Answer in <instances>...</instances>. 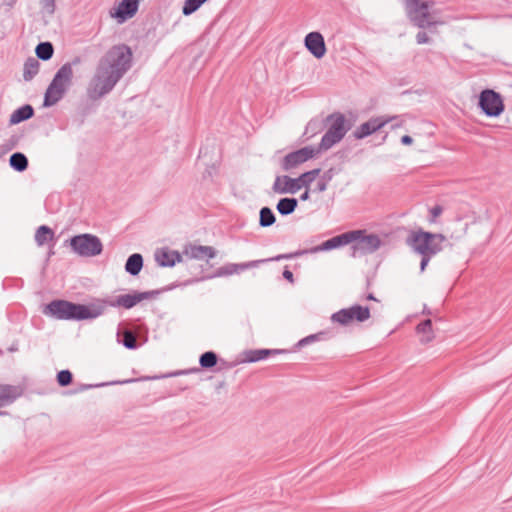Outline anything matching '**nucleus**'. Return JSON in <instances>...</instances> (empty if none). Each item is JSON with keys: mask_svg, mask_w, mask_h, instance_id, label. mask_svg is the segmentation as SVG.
<instances>
[{"mask_svg": "<svg viewBox=\"0 0 512 512\" xmlns=\"http://www.w3.org/2000/svg\"><path fill=\"white\" fill-rule=\"evenodd\" d=\"M132 62L133 52L128 45L117 44L109 48L98 61L87 88L88 97L95 101L110 93L130 70Z\"/></svg>", "mask_w": 512, "mask_h": 512, "instance_id": "obj_1", "label": "nucleus"}, {"mask_svg": "<svg viewBox=\"0 0 512 512\" xmlns=\"http://www.w3.org/2000/svg\"><path fill=\"white\" fill-rule=\"evenodd\" d=\"M104 311L105 305L101 301L81 304L63 299L52 300L42 310L44 315L54 319L73 321L92 320L101 316Z\"/></svg>", "mask_w": 512, "mask_h": 512, "instance_id": "obj_2", "label": "nucleus"}, {"mask_svg": "<svg viewBox=\"0 0 512 512\" xmlns=\"http://www.w3.org/2000/svg\"><path fill=\"white\" fill-rule=\"evenodd\" d=\"M446 241L445 235L424 231L419 228L409 233L406 238V244L412 251L421 256L420 271L424 272L432 257L443 250V243Z\"/></svg>", "mask_w": 512, "mask_h": 512, "instance_id": "obj_3", "label": "nucleus"}, {"mask_svg": "<svg viewBox=\"0 0 512 512\" xmlns=\"http://www.w3.org/2000/svg\"><path fill=\"white\" fill-rule=\"evenodd\" d=\"M81 63L80 57L63 64L55 73L44 94L43 106L51 107L57 104L66 94L73 80V65Z\"/></svg>", "mask_w": 512, "mask_h": 512, "instance_id": "obj_4", "label": "nucleus"}, {"mask_svg": "<svg viewBox=\"0 0 512 512\" xmlns=\"http://www.w3.org/2000/svg\"><path fill=\"white\" fill-rule=\"evenodd\" d=\"M324 121L326 124H329V126L318 144V148L321 152L327 151L335 144L339 143L353 126V123L341 112L329 114Z\"/></svg>", "mask_w": 512, "mask_h": 512, "instance_id": "obj_5", "label": "nucleus"}, {"mask_svg": "<svg viewBox=\"0 0 512 512\" xmlns=\"http://www.w3.org/2000/svg\"><path fill=\"white\" fill-rule=\"evenodd\" d=\"M320 172V168H315L302 173L297 178H291L288 175L276 176L272 190L276 194H295L302 187L309 188Z\"/></svg>", "mask_w": 512, "mask_h": 512, "instance_id": "obj_6", "label": "nucleus"}, {"mask_svg": "<svg viewBox=\"0 0 512 512\" xmlns=\"http://www.w3.org/2000/svg\"><path fill=\"white\" fill-rule=\"evenodd\" d=\"M434 1L405 0L407 16L413 25L418 28H430L437 24L429 12Z\"/></svg>", "mask_w": 512, "mask_h": 512, "instance_id": "obj_7", "label": "nucleus"}, {"mask_svg": "<svg viewBox=\"0 0 512 512\" xmlns=\"http://www.w3.org/2000/svg\"><path fill=\"white\" fill-rule=\"evenodd\" d=\"M69 245L73 252L81 257L98 256L103 251V244L96 235L84 233L71 237Z\"/></svg>", "mask_w": 512, "mask_h": 512, "instance_id": "obj_8", "label": "nucleus"}, {"mask_svg": "<svg viewBox=\"0 0 512 512\" xmlns=\"http://www.w3.org/2000/svg\"><path fill=\"white\" fill-rule=\"evenodd\" d=\"M371 317L370 308L368 306H362L359 304L352 305L348 308L340 309L331 316V320L334 323H338L342 326H347L353 321L362 323L367 321Z\"/></svg>", "mask_w": 512, "mask_h": 512, "instance_id": "obj_9", "label": "nucleus"}, {"mask_svg": "<svg viewBox=\"0 0 512 512\" xmlns=\"http://www.w3.org/2000/svg\"><path fill=\"white\" fill-rule=\"evenodd\" d=\"M478 107L487 117H498L505 109L502 96L492 89H484L480 92Z\"/></svg>", "mask_w": 512, "mask_h": 512, "instance_id": "obj_10", "label": "nucleus"}, {"mask_svg": "<svg viewBox=\"0 0 512 512\" xmlns=\"http://www.w3.org/2000/svg\"><path fill=\"white\" fill-rule=\"evenodd\" d=\"M321 153L318 146H305L298 150L292 151L285 155L281 160V168L284 171H291L301 164L314 158L317 154Z\"/></svg>", "mask_w": 512, "mask_h": 512, "instance_id": "obj_11", "label": "nucleus"}, {"mask_svg": "<svg viewBox=\"0 0 512 512\" xmlns=\"http://www.w3.org/2000/svg\"><path fill=\"white\" fill-rule=\"evenodd\" d=\"M360 235L351 242L352 255L362 256L375 252L381 245V239L376 234H366L365 230H358Z\"/></svg>", "mask_w": 512, "mask_h": 512, "instance_id": "obj_12", "label": "nucleus"}, {"mask_svg": "<svg viewBox=\"0 0 512 512\" xmlns=\"http://www.w3.org/2000/svg\"><path fill=\"white\" fill-rule=\"evenodd\" d=\"M399 116H377L372 117L368 121L362 123L355 131H353L352 135L355 139H364L373 133L379 131L385 125L390 122L398 121Z\"/></svg>", "mask_w": 512, "mask_h": 512, "instance_id": "obj_13", "label": "nucleus"}, {"mask_svg": "<svg viewBox=\"0 0 512 512\" xmlns=\"http://www.w3.org/2000/svg\"><path fill=\"white\" fill-rule=\"evenodd\" d=\"M360 235L359 231H348L334 236L311 249V252L329 251L351 244Z\"/></svg>", "mask_w": 512, "mask_h": 512, "instance_id": "obj_14", "label": "nucleus"}, {"mask_svg": "<svg viewBox=\"0 0 512 512\" xmlns=\"http://www.w3.org/2000/svg\"><path fill=\"white\" fill-rule=\"evenodd\" d=\"M306 49L316 58L321 59L325 56L327 48L323 35L318 31L308 33L304 38Z\"/></svg>", "mask_w": 512, "mask_h": 512, "instance_id": "obj_15", "label": "nucleus"}, {"mask_svg": "<svg viewBox=\"0 0 512 512\" xmlns=\"http://www.w3.org/2000/svg\"><path fill=\"white\" fill-rule=\"evenodd\" d=\"M138 7V0H122L114 9V12H111V16L117 19L118 23H123L137 13Z\"/></svg>", "mask_w": 512, "mask_h": 512, "instance_id": "obj_16", "label": "nucleus"}, {"mask_svg": "<svg viewBox=\"0 0 512 512\" xmlns=\"http://www.w3.org/2000/svg\"><path fill=\"white\" fill-rule=\"evenodd\" d=\"M95 301H101L105 305V309L110 307H123L125 309H131L140 302L139 292L134 291L133 293L123 294L117 296L114 300L109 299H95Z\"/></svg>", "mask_w": 512, "mask_h": 512, "instance_id": "obj_17", "label": "nucleus"}, {"mask_svg": "<svg viewBox=\"0 0 512 512\" xmlns=\"http://www.w3.org/2000/svg\"><path fill=\"white\" fill-rule=\"evenodd\" d=\"M286 350L282 349H249L242 352V362L255 363L264 360L272 355L285 353Z\"/></svg>", "mask_w": 512, "mask_h": 512, "instance_id": "obj_18", "label": "nucleus"}, {"mask_svg": "<svg viewBox=\"0 0 512 512\" xmlns=\"http://www.w3.org/2000/svg\"><path fill=\"white\" fill-rule=\"evenodd\" d=\"M155 261L160 267H173L182 261V256L176 250L162 248L155 252Z\"/></svg>", "mask_w": 512, "mask_h": 512, "instance_id": "obj_19", "label": "nucleus"}, {"mask_svg": "<svg viewBox=\"0 0 512 512\" xmlns=\"http://www.w3.org/2000/svg\"><path fill=\"white\" fill-rule=\"evenodd\" d=\"M22 395V389L19 386L0 384V408L12 404Z\"/></svg>", "mask_w": 512, "mask_h": 512, "instance_id": "obj_20", "label": "nucleus"}, {"mask_svg": "<svg viewBox=\"0 0 512 512\" xmlns=\"http://www.w3.org/2000/svg\"><path fill=\"white\" fill-rule=\"evenodd\" d=\"M185 254L192 259L209 260L216 256L217 251L212 246L190 245L185 249Z\"/></svg>", "mask_w": 512, "mask_h": 512, "instance_id": "obj_21", "label": "nucleus"}, {"mask_svg": "<svg viewBox=\"0 0 512 512\" xmlns=\"http://www.w3.org/2000/svg\"><path fill=\"white\" fill-rule=\"evenodd\" d=\"M34 108L30 104H25L17 108L10 116L9 124L16 125L26 120L31 119L34 116Z\"/></svg>", "mask_w": 512, "mask_h": 512, "instance_id": "obj_22", "label": "nucleus"}, {"mask_svg": "<svg viewBox=\"0 0 512 512\" xmlns=\"http://www.w3.org/2000/svg\"><path fill=\"white\" fill-rule=\"evenodd\" d=\"M298 207V199L294 197H284L279 199L276 209L282 216H288L295 212Z\"/></svg>", "mask_w": 512, "mask_h": 512, "instance_id": "obj_23", "label": "nucleus"}, {"mask_svg": "<svg viewBox=\"0 0 512 512\" xmlns=\"http://www.w3.org/2000/svg\"><path fill=\"white\" fill-rule=\"evenodd\" d=\"M143 268V256L139 253L131 254L125 263V271L132 276H137Z\"/></svg>", "mask_w": 512, "mask_h": 512, "instance_id": "obj_24", "label": "nucleus"}, {"mask_svg": "<svg viewBox=\"0 0 512 512\" xmlns=\"http://www.w3.org/2000/svg\"><path fill=\"white\" fill-rule=\"evenodd\" d=\"M54 237L55 233L53 229L47 225H41L37 228L34 239L38 246H43L49 241H53Z\"/></svg>", "mask_w": 512, "mask_h": 512, "instance_id": "obj_25", "label": "nucleus"}, {"mask_svg": "<svg viewBox=\"0 0 512 512\" xmlns=\"http://www.w3.org/2000/svg\"><path fill=\"white\" fill-rule=\"evenodd\" d=\"M40 63L38 59L29 57L24 62L23 67V79L25 81H31L39 72Z\"/></svg>", "mask_w": 512, "mask_h": 512, "instance_id": "obj_26", "label": "nucleus"}, {"mask_svg": "<svg viewBox=\"0 0 512 512\" xmlns=\"http://www.w3.org/2000/svg\"><path fill=\"white\" fill-rule=\"evenodd\" d=\"M416 331L423 336L420 338L422 344H427L434 339L431 319H425L416 326Z\"/></svg>", "mask_w": 512, "mask_h": 512, "instance_id": "obj_27", "label": "nucleus"}, {"mask_svg": "<svg viewBox=\"0 0 512 512\" xmlns=\"http://www.w3.org/2000/svg\"><path fill=\"white\" fill-rule=\"evenodd\" d=\"M9 165L13 170L23 172L28 168L29 161L25 154L15 152L9 158Z\"/></svg>", "mask_w": 512, "mask_h": 512, "instance_id": "obj_28", "label": "nucleus"}, {"mask_svg": "<svg viewBox=\"0 0 512 512\" xmlns=\"http://www.w3.org/2000/svg\"><path fill=\"white\" fill-rule=\"evenodd\" d=\"M35 53L38 59L48 61L53 57L54 46L49 41L40 42L35 48Z\"/></svg>", "mask_w": 512, "mask_h": 512, "instance_id": "obj_29", "label": "nucleus"}, {"mask_svg": "<svg viewBox=\"0 0 512 512\" xmlns=\"http://www.w3.org/2000/svg\"><path fill=\"white\" fill-rule=\"evenodd\" d=\"M276 222V216L270 207L264 206L259 211V226L267 228Z\"/></svg>", "mask_w": 512, "mask_h": 512, "instance_id": "obj_30", "label": "nucleus"}, {"mask_svg": "<svg viewBox=\"0 0 512 512\" xmlns=\"http://www.w3.org/2000/svg\"><path fill=\"white\" fill-rule=\"evenodd\" d=\"M219 362V357L214 351H206L199 357V365L202 369H212Z\"/></svg>", "mask_w": 512, "mask_h": 512, "instance_id": "obj_31", "label": "nucleus"}, {"mask_svg": "<svg viewBox=\"0 0 512 512\" xmlns=\"http://www.w3.org/2000/svg\"><path fill=\"white\" fill-rule=\"evenodd\" d=\"M208 0H185L182 6V14L189 16L195 13Z\"/></svg>", "mask_w": 512, "mask_h": 512, "instance_id": "obj_32", "label": "nucleus"}, {"mask_svg": "<svg viewBox=\"0 0 512 512\" xmlns=\"http://www.w3.org/2000/svg\"><path fill=\"white\" fill-rule=\"evenodd\" d=\"M138 380L139 379L132 378V379H126V380L111 381V382H108V383H101V384H96V385L83 384V385H81L80 388L72 391L71 393L75 394V393L82 392V391H85V390H88V389H91V388H94V387H102V386H106V385H123V384H128V383L136 382Z\"/></svg>", "mask_w": 512, "mask_h": 512, "instance_id": "obj_33", "label": "nucleus"}, {"mask_svg": "<svg viewBox=\"0 0 512 512\" xmlns=\"http://www.w3.org/2000/svg\"><path fill=\"white\" fill-rule=\"evenodd\" d=\"M121 343L125 348L129 350H135L139 346L134 333L129 330L123 332Z\"/></svg>", "mask_w": 512, "mask_h": 512, "instance_id": "obj_34", "label": "nucleus"}, {"mask_svg": "<svg viewBox=\"0 0 512 512\" xmlns=\"http://www.w3.org/2000/svg\"><path fill=\"white\" fill-rule=\"evenodd\" d=\"M234 273H238V266L235 263H229V264H226V265L218 268L215 271V273L212 276H210L209 278L229 276Z\"/></svg>", "mask_w": 512, "mask_h": 512, "instance_id": "obj_35", "label": "nucleus"}, {"mask_svg": "<svg viewBox=\"0 0 512 512\" xmlns=\"http://www.w3.org/2000/svg\"><path fill=\"white\" fill-rule=\"evenodd\" d=\"M56 380L60 387H67L73 382V374L68 369L61 370L57 373Z\"/></svg>", "mask_w": 512, "mask_h": 512, "instance_id": "obj_36", "label": "nucleus"}, {"mask_svg": "<svg viewBox=\"0 0 512 512\" xmlns=\"http://www.w3.org/2000/svg\"><path fill=\"white\" fill-rule=\"evenodd\" d=\"M176 286H177L176 284H171V285H168L167 287H165L163 289L139 292L140 302L142 300H146V299H154L158 295H160L162 292L172 290Z\"/></svg>", "mask_w": 512, "mask_h": 512, "instance_id": "obj_37", "label": "nucleus"}, {"mask_svg": "<svg viewBox=\"0 0 512 512\" xmlns=\"http://www.w3.org/2000/svg\"><path fill=\"white\" fill-rule=\"evenodd\" d=\"M324 335H325L324 332H319L316 334L308 335V336L302 338L301 340H299L298 343L296 344V347L301 348V347L309 345L315 341L321 340Z\"/></svg>", "mask_w": 512, "mask_h": 512, "instance_id": "obj_38", "label": "nucleus"}, {"mask_svg": "<svg viewBox=\"0 0 512 512\" xmlns=\"http://www.w3.org/2000/svg\"><path fill=\"white\" fill-rule=\"evenodd\" d=\"M307 253L306 250H298L296 252H292V253H286V254H279L275 257H271V258H268V259H265L266 262H271V261H280V260H289V259H293V258H296V257H299L303 254Z\"/></svg>", "mask_w": 512, "mask_h": 512, "instance_id": "obj_39", "label": "nucleus"}, {"mask_svg": "<svg viewBox=\"0 0 512 512\" xmlns=\"http://www.w3.org/2000/svg\"><path fill=\"white\" fill-rule=\"evenodd\" d=\"M199 371H200L199 368H191V369H187V370H179V371L171 372V373H168V374L163 375V376H154V377H151L150 379L174 377V376H179V375H184V374L198 373Z\"/></svg>", "mask_w": 512, "mask_h": 512, "instance_id": "obj_40", "label": "nucleus"}, {"mask_svg": "<svg viewBox=\"0 0 512 512\" xmlns=\"http://www.w3.org/2000/svg\"><path fill=\"white\" fill-rule=\"evenodd\" d=\"M261 263H266V260L260 259V260H253V261L245 262V263H239V264H237L238 272L244 271L249 268L258 267Z\"/></svg>", "mask_w": 512, "mask_h": 512, "instance_id": "obj_41", "label": "nucleus"}, {"mask_svg": "<svg viewBox=\"0 0 512 512\" xmlns=\"http://www.w3.org/2000/svg\"><path fill=\"white\" fill-rule=\"evenodd\" d=\"M55 1L56 0H40V5L46 13L52 15L56 9Z\"/></svg>", "mask_w": 512, "mask_h": 512, "instance_id": "obj_42", "label": "nucleus"}, {"mask_svg": "<svg viewBox=\"0 0 512 512\" xmlns=\"http://www.w3.org/2000/svg\"><path fill=\"white\" fill-rule=\"evenodd\" d=\"M320 130V123L316 120H311L306 125L305 134L311 133V136L315 135Z\"/></svg>", "mask_w": 512, "mask_h": 512, "instance_id": "obj_43", "label": "nucleus"}, {"mask_svg": "<svg viewBox=\"0 0 512 512\" xmlns=\"http://www.w3.org/2000/svg\"><path fill=\"white\" fill-rule=\"evenodd\" d=\"M416 42H417V44H427L430 42V38L426 32L419 31L416 34Z\"/></svg>", "mask_w": 512, "mask_h": 512, "instance_id": "obj_44", "label": "nucleus"}, {"mask_svg": "<svg viewBox=\"0 0 512 512\" xmlns=\"http://www.w3.org/2000/svg\"><path fill=\"white\" fill-rule=\"evenodd\" d=\"M443 212V208L442 206L440 205H435L434 207H432L430 209V214H431V218H430V222H435V219L440 216Z\"/></svg>", "mask_w": 512, "mask_h": 512, "instance_id": "obj_45", "label": "nucleus"}, {"mask_svg": "<svg viewBox=\"0 0 512 512\" xmlns=\"http://www.w3.org/2000/svg\"><path fill=\"white\" fill-rule=\"evenodd\" d=\"M283 278L286 279L287 281H289L290 283H293L294 282V275L293 273L288 269V267L286 266L283 270Z\"/></svg>", "mask_w": 512, "mask_h": 512, "instance_id": "obj_46", "label": "nucleus"}, {"mask_svg": "<svg viewBox=\"0 0 512 512\" xmlns=\"http://www.w3.org/2000/svg\"><path fill=\"white\" fill-rule=\"evenodd\" d=\"M400 141L403 145H411L413 143V138L410 135H403Z\"/></svg>", "mask_w": 512, "mask_h": 512, "instance_id": "obj_47", "label": "nucleus"}, {"mask_svg": "<svg viewBox=\"0 0 512 512\" xmlns=\"http://www.w3.org/2000/svg\"><path fill=\"white\" fill-rule=\"evenodd\" d=\"M327 189V182L325 180H319L317 183V190L319 192H324Z\"/></svg>", "mask_w": 512, "mask_h": 512, "instance_id": "obj_48", "label": "nucleus"}, {"mask_svg": "<svg viewBox=\"0 0 512 512\" xmlns=\"http://www.w3.org/2000/svg\"><path fill=\"white\" fill-rule=\"evenodd\" d=\"M310 197L309 188H306V190L300 195L301 201H307Z\"/></svg>", "mask_w": 512, "mask_h": 512, "instance_id": "obj_49", "label": "nucleus"}, {"mask_svg": "<svg viewBox=\"0 0 512 512\" xmlns=\"http://www.w3.org/2000/svg\"><path fill=\"white\" fill-rule=\"evenodd\" d=\"M332 179L331 170L324 173L322 176V180H325L327 183Z\"/></svg>", "mask_w": 512, "mask_h": 512, "instance_id": "obj_50", "label": "nucleus"}, {"mask_svg": "<svg viewBox=\"0 0 512 512\" xmlns=\"http://www.w3.org/2000/svg\"><path fill=\"white\" fill-rule=\"evenodd\" d=\"M422 314H424V315H431L432 313H431L430 309L426 305H424Z\"/></svg>", "mask_w": 512, "mask_h": 512, "instance_id": "obj_51", "label": "nucleus"}, {"mask_svg": "<svg viewBox=\"0 0 512 512\" xmlns=\"http://www.w3.org/2000/svg\"><path fill=\"white\" fill-rule=\"evenodd\" d=\"M366 299L367 300H372V301H377V299L375 298L374 294L373 293H369L367 296H366Z\"/></svg>", "mask_w": 512, "mask_h": 512, "instance_id": "obj_52", "label": "nucleus"}, {"mask_svg": "<svg viewBox=\"0 0 512 512\" xmlns=\"http://www.w3.org/2000/svg\"><path fill=\"white\" fill-rule=\"evenodd\" d=\"M197 281H199V279H191V280H187V281H185V282L183 283V285H185V286H186V285H189V284L195 283V282H197Z\"/></svg>", "mask_w": 512, "mask_h": 512, "instance_id": "obj_53", "label": "nucleus"}, {"mask_svg": "<svg viewBox=\"0 0 512 512\" xmlns=\"http://www.w3.org/2000/svg\"><path fill=\"white\" fill-rule=\"evenodd\" d=\"M402 126V122H395L391 125V128L392 129H395V128H398V127H401Z\"/></svg>", "mask_w": 512, "mask_h": 512, "instance_id": "obj_54", "label": "nucleus"}, {"mask_svg": "<svg viewBox=\"0 0 512 512\" xmlns=\"http://www.w3.org/2000/svg\"><path fill=\"white\" fill-rule=\"evenodd\" d=\"M233 366H234V364H232V363H231V364H229L227 367L231 368V367H233Z\"/></svg>", "mask_w": 512, "mask_h": 512, "instance_id": "obj_55", "label": "nucleus"}]
</instances>
